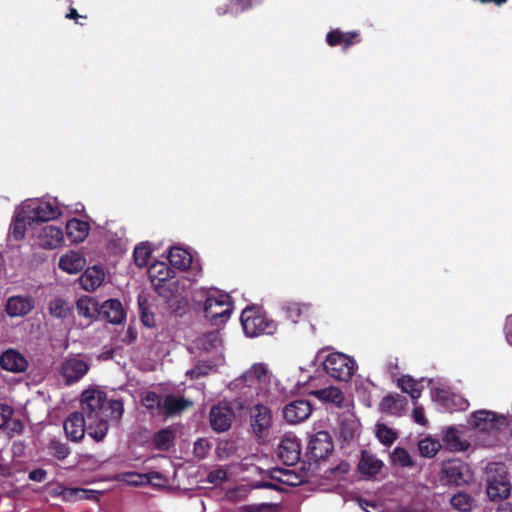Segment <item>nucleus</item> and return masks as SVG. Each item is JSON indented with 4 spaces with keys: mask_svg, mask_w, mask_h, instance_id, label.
Returning <instances> with one entry per match:
<instances>
[{
    "mask_svg": "<svg viewBox=\"0 0 512 512\" xmlns=\"http://www.w3.org/2000/svg\"><path fill=\"white\" fill-rule=\"evenodd\" d=\"M228 388L237 395L236 402L243 409L256 400L273 402L278 392V380L265 363H254L229 383Z\"/></svg>",
    "mask_w": 512,
    "mask_h": 512,
    "instance_id": "nucleus-1",
    "label": "nucleus"
},
{
    "mask_svg": "<svg viewBox=\"0 0 512 512\" xmlns=\"http://www.w3.org/2000/svg\"><path fill=\"white\" fill-rule=\"evenodd\" d=\"M106 395L102 391L89 389L82 393V414L87 421V434L96 441L104 439L108 423L104 417Z\"/></svg>",
    "mask_w": 512,
    "mask_h": 512,
    "instance_id": "nucleus-2",
    "label": "nucleus"
},
{
    "mask_svg": "<svg viewBox=\"0 0 512 512\" xmlns=\"http://www.w3.org/2000/svg\"><path fill=\"white\" fill-rule=\"evenodd\" d=\"M197 309H201L213 325L227 322L232 312L230 296L217 288H201L193 293Z\"/></svg>",
    "mask_w": 512,
    "mask_h": 512,
    "instance_id": "nucleus-3",
    "label": "nucleus"
},
{
    "mask_svg": "<svg viewBox=\"0 0 512 512\" xmlns=\"http://www.w3.org/2000/svg\"><path fill=\"white\" fill-rule=\"evenodd\" d=\"M21 217L34 222H47L62 215V208L56 199H28L22 203Z\"/></svg>",
    "mask_w": 512,
    "mask_h": 512,
    "instance_id": "nucleus-4",
    "label": "nucleus"
},
{
    "mask_svg": "<svg viewBox=\"0 0 512 512\" xmlns=\"http://www.w3.org/2000/svg\"><path fill=\"white\" fill-rule=\"evenodd\" d=\"M323 368L331 378L348 382L357 371L358 365L354 358L341 352H332L323 360Z\"/></svg>",
    "mask_w": 512,
    "mask_h": 512,
    "instance_id": "nucleus-5",
    "label": "nucleus"
},
{
    "mask_svg": "<svg viewBox=\"0 0 512 512\" xmlns=\"http://www.w3.org/2000/svg\"><path fill=\"white\" fill-rule=\"evenodd\" d=\"M240 320L244 333L249 337L273 334L276 331V323L255 307H246L241 313Z\"/></svg>",
    "mask_w": 512,
    "mask_h": 512,
    "instance_id": "nucleus-6",
    "label": "nucleus"
},
{
    "mask_svg": "<svg viewBox=\"0 0 512 512\" xmlns=\"http://www.w3.org/2000/svg\"><path fill=\"white\" fill-rule=\"evenodd\" d=\"M268 403L263 400H256L249 408L250 428L258 440L266 439L273 426L274 417Z\"/></svg>",
    "mask_w": 512,
    "mask_h": 512,
    "instance_id": "nucleus-7",
    "label": "nucleus"
},
{
    "mask_svg": "<svg viewBox=\"0 0 512 512\" xmlns=\"http://www.w3.org/2000/svg\"><path fill=\"white\" fill-rule=\"evenodd\" d=\"M487 495L491 500L506 498L510 494L511 484L507 478L504 464L490 463L486 467Z\"/></svg>",
    "mask_w": 512,
    "mask_h": 512,
    "instance_id": "nucleus-8",
    "label": "nucleus"
},
{
    "mask_svg": "<svg viewBox=\"0 0 512 512\" xmlns=\"http://www.w3.org/2000/svg\"><path fill=\"white\" fill-rule=\"evenodd\" d=\"M268 474L269 480L257 482L254 487L285 491L286 487L297 486L302 482L301 476L291 469L275 467Z\"/></svg>",
    "mask_w": 512,
    "mask_h": 512,
    "instance_id": "nucleus-9",
    "label": "nucleus"
},
{
    "mask_svg": "<svg viewBox=\"0 0 512 512\" xmlns=\"http://www.w3.org/2000/svg\"><path fill=\"white\" fill-rule=\"evenodd\" d=\"M35 243L43 249H56L64 243V232L60 226L44 225L34 231Z\"/></svg>",
    "mask_w": 512,
    "mask_h": 512,
    "instance_id": "nucleus-10",
    "label": "nucleus"
},
{
    "mask_svg": "<svg viewBox=\"0 0 512 512\" xmlns=\"http://www.w3.org/2000/svg\"><path fill=\"white\" fill-rule=\"evenodd\" d=\"M234 417L235 413L229 402H220L214 405L209 414L211 427L217 432L228 430Z\"/></svg>",
    "mask_w": 512,
    "mask_h": 512,
    "instance_id": "nucleus-11",
    "label": "nucleus"
},
{
    "mask_svg": "<svg viewBox=\"0 0 512 512\" xmlns=\"http://www.w3.org/2000/svg\"><path fill=\"white\" fill-rule=\"evenodd\" d=\"M300 443L298 438L293 434H285L277 450L278 457L288 466L296 464L300 459Z\"/></svg>",
    "mask_w": 512,
    "mask_h": 512,
    "instance_id": "nucleus-12",
    "label": "nucleus"
},
{
    "mask_svg": "<svg viewBox=\"0 0 512 512\" xmlns=\"http://www.w3.org/2000/svg\"><path fill=\"white\" fill-rule=\"evenodd\" d=\"M332 450L333 443L327 432L319 431L311 436L308 444V451L315 461L327 457Z\"/></svg>",
    "mask_w": 512,
    "mask_h": 512,
    "instance_id": "nucleus-13",
    "label": "nucleus"
},
{
    "mask_svg": "<svg viewBox=\"0 0 512 512\" xmlns=\"http://www.w3.org/2000/svg\"><path fill=\"white\" fill-rule=\"evenodd\" d=\"M311 394L321 402L331 404L337 408L349 409L352 406V401L346 398L343 391L336 386L318 389L313 391Z\"/></svg>",
    "mask_w": 512,
    "mask_h": 512,
    "instance_id": "nucleus-14",
    "label": "nucleus"
},
{
    "mask_svg": "<svg viewBox=\"0 0 512 512\" xmlns=\"http://www.w3.org/2000/svg\"><path fill=\"white\" fill-rule=\"evenodd\" d=\"M89 369V365L80 357L66 359L61 366L60 373L68 384L81 379Z\"/></svg>",
    "mask_w": 512,
    "mask_h": 512,
    "instance_id": "nucleus-15",
    "label": "nucleus"
},
{
    "mask_svg": "<svg viewBox=\"0 0 512 512\" xmlns=\"http://www.w3.org/2000/svg\"><path fill=\"white\" fill-rule=\"evenodd\" d=\"M0 365L4 370L21 373L28 367L26 357L15 349H7L0 357Z\"/></svg>",
    "mask_w": 512,
    "mask_h": 512,
    "instance_id": "nucleus-16",
    "label": "nucleus"
},
{
    "mask_svg": "<svg viewBox=\"0 0 512 512\" xmlns=\"http://www.w3.org/2000/svg\"><path fill=\"white\" fill-rule=\"evenodd\" d=\"M87 421L80 412H74L64 421V431L72 441H80L87 433Z\"/></svg>",
    "mask_w": 512,
    "mask_h": 512,
    "instance_id": "nucleus-17",
    "label": "nucleus"
},
{
    "mask_svg": "<svg viewBox=\"0 0 512 512\" xmlns=\"http://www.w3.org/2000/svg\"><path fill=\"white\" fill-rule=\"evenodd\" d=\"M312 411V407L307 400H296L287 404L284 408V417L291 424L306 420Z\"/></svg>",
    "mask_w": 512,
    "mask_h": 512,
    "instance_id": "nucleus-18",
    "label": "nucleus"
},
{
    "mask_svg": "<svg viewBox=\"0 0 512 512\" xmlns=\"http://www.w3.org/2000/svg\"><path fill=\"white\" fill-rule=\"evenodd\" d=\"M100 316L111 324H121L126 318V311L118 299H109L100 306Z\"/></svg>",
    "mask_w": 512,
    "mask_h": 512,
    "instance_id": "nucleus-19",
    "label": "nucleus"
},
{
    "mask_svg": "<svg viewBox=\"0 0 512 512\" xmlns=\"http://www.w3.org/2000/svg\"><path fill=\"white\" fill-rule=\"evenodd\" d=\"M465 466L459 460H448L442 464V480L447 484L460 485L467 480L464 477L463 471Z\"/></svg>",
    "mask_w": 512,
    "mask_h": 512,
    "instance_id": "nucleus-20",
    "label": "nucleus"
},
{
    "mask_svg": "<svg viewBox=\"0 0 512 512\" xmlns=\"http://www.w3.org/2000/svg\"><path fill=\"white\" fill-rule=\"evenodd\" d=\"M86 265L85 257L77 251L70 250L61 255L58 266L59 268L68 274L79 273Z\"/></svg>",
    "mask_w": 512,
    "mask_h": 512,
    "instance_id": "nucleus-21",
    "label": "nucleus"
},
{
    "mask_svg": "<svg viewBox=\"0 0 512 512\" xmlns=\"http://www.w3.org/2000/svg\"><path fill=\"white\" fill-rule=\"evenodd\" d=\"M445 447L452 452H463L470 447V442L464 439L461 432L455 427L447 428L442 435Z\"/></svg>",
    "mask_w": 512,
    "mask_h": 512,
    "instance_id": "nucleus-22",
    "label": "nucleus"
},
{
    "mask_svg": "<svg viewBox=\"0 0 512 512\" xmlns=\"http://www.w3.org/2000/svg\"><path fill=\"white\" fill-rule=\"evenodd\" d=\"M34 307V300L29 296H13L7 300L6 311L11 317L28 314Z\"/></svg>",
    "mask_w": 512,
    "mask_h": 512,
    "instance_id": "nucleus-23",
    "label": "nucleus"
},
{
    "mask_svg": "<svg viewBox=\"0 0 512 512\" xmlns=\"http://www.w3.org/2000/svg\"><path fill=\"white\" fill-rule=\"evenodd\" d=\"M105 279L104 270L100 266H92L80 277L81 287L86 291H94L99 288Z\"/></svg>",
    "mask_w": 512,
    "mask_h": 512,
    "instance_id": "nucleus-24",
    "label": "nucleus"
},
{
    "mask_svg": "<svg viewBox=\"0 0 512 512\" xmlns=\"http://www.w3.org/2000/svg\"><path fill=\"white\" fill-rule=\"evenodd\" d=\"M66 235L73 243L83 242L90 231V226L86 221L76 218L70 219L66 223Z\"/></svg>",
    "mask_w": 512,
    "mask_h": 512,
    "instance_id": "nucleus-25",
    "label": "nucleus"
},
{
    "mask_svg": "<svg viewBox=\"0 0 512 512\" xmlns=\"http://www.w3.org/2000/svg\"><path fill=\"white\" fill-rule=\"evenodd\" d=\"M76 309L80 317L86 318L89 321H93L100 316V306L90 296L80 297L76 302Z\"/></svg>",
    "mask_w": 512,
    "mask_h": 512,
    "instance_id": "nucleus-26",
    "label": "nucleus"
},
{
    "mask_svg": "<svg viewBox=\"0 0 512 512\" xmlns=\"http://www.w3.org/2000/svg\"><path fill=\"white\" fill-rule=\"evenodd\" d=\"M192 405V402L174 394L167 395L162 400V409L168 415L178 414Z\"/></svg>",
    "mask_w": 512,
    "mask_h": 512,
    "instance_id": "nucleus-27",
    "label": "nucleus"
},
{
    "mask_svg": "<svg viewBox=\"0 0 512 512\" xmlns=\"http://www.w3.org/2000/svg\"><path fill=\"white\" fill-rule=\"evenodd\" d=\"M195 345L200 350L217 353L222 347V338L217 331L209 332L198 337Z\"/></svg>",
    "mask_w": 512,
    "mask_h": 512,
    "instance_id": "nucleus-28",
    "label": "nucleus"
},
{
    "mask_svg": "<svg viewBox=\"0 0 512 512\" xmlns=\"http://www.w3.org/2000/svg\"><path fill=\"white\" fill-rule=\"evenodd\" d=\"M377 386L370 380H361L356 387V392L362 404L370 408L377 397Z\"/></svg>",
    "mask_w": 512,
    "mask_h": 512,
    "instance_id": "nucleus-29",
    "label": "nucleus"
},
{
    "mask_svg": "<svg viewBox=\"0 0 512 512\" xmlns=\"http://www.w3.org/2000/svg\"><path fill=\"white\" fill-rule=\"evenodd\" d=\"M168 259L172 266L183 270L188 268L192 263L191 254L187 250L180 247L171 248Z\"/></svg>",
    "mask_w": 512,
    "mask_h": 512,
    "instance_id": "nucleus-30",
    "label": "nucleus"
},
{
    "mask_svg": "<svg viewBox=\"0 0 512 512\" xmlns=\"http://www.w3.org/2000/svg\"><path fill=\"white\" fill-rule=\"evenodd\" d=\"M382 466V461L377 459L375 456L363 453L358 468L362 474L374 476L381 470Z\"/></svg>",
    "mask_w": 512,
    "mask_h": 512,
    "instance_id": "nucleus-31",
    "label": "nucleus"
},
{
    "mask_svg": "<svg viewBox=\"0 0 512 512\" xmlns=\"http://www.w3.org/2000/svg\"><path fill=\"white\" fill-rule=\"evenodd\" d=\"M406 405V400L400 395H389L383 398L381 407L390 414H400Z\"/></svg>",
    "mask_w": 512,
    "mask_h": 512,
    "instance_id": "nucleus-32",
    "label": "nucleus"
},
{
    "mask_svg": "<svg viewBox=\"0 0 512 512\" xmlns=\"http://www.w3.org/2000/svg\"><path fill=\"white\" fill-rule=\"evenodd\" d=\"M398 387L405 393H408L412 399H418L422 392L421 382L405 375L398 379Z\"/></svg>",
    "mask_w": 512,
    "mask_h": 512,
    "instance_id": "nucleus-33",
    "label": "nucleus"
},
{
    "mask_svg": "<svg viewBox=\"0 0 512 512\" xmlns=\"http://www.w3.org/2000/svg\"><path fill=\"white\" fill-rule=\"evenodd\" d=\"M148 273L152 283L155 285L156 282H164L172 276V270L163 262L152 264L148 269Z\"/></svg>",
    "mask_w": 512,
    "mask_h": 512,
    "instance_id": "nucleus-34",
    "label": "nucleus"
},
{
    "mask_svg": "<svg viewBox=\"0 0 512 512\" xmlns=\"http://www.w3.org/2000/svg\"><path fill=\"white\" fill-rule=\"evenodd\" d=\"M441 447L439 440L432 437H425L418 442V450L421 456L425 458H433Z\"/></svg>",
    "mask_w": 512,
    "mask_h": 512,
    "instance_id": "nucleus-35",
    "label": "nucleus"
},
{
    "mask_svg": "<svg viewBox=\"0 0 512 512\" xmlns=\"http://www.w3.org/2000/svg\"><path fill=\"white\" fill-rule=\"evenodd\" d=\"M174 438V430L172 428H165L154 435L153 444L159 450H168L172 446Z\"/></svg>",
    "mask_w": 512,
    "mask_h": 512,
    "instance_id": "nucleus-36",
    "label": "nucleus"
},
{
    "mask_svg": "<svg viewBox=\"0 0 512 512\" xmlns=\"http://www.w3.org/2000/svg\"><path fill=\"white\" fill-rule=\"evenodd\" d=\"M31 224L33 223L30 219L21 217L20 207L16 212L14 222L10 228V233L16 240H21L25 237L27 225Z\"/></svg>",
    "mask_w": 512,
    "mask_h": 512,
    "instance_id": "nucleus-37",
    "label": "nucleus"
},
{
    "mask_svg": "<svg viewBox=\"0 0 512 512\" xmlns=\"http://www.w3.org/2000/svg\"><path fill=\"white\" fill-rule=\"evenodd\" d=\"M443 406L449 412L463 411L469 406L468 401L458 394H451L442 397Z\"/></svg>",
    "mask_w": 512,
    "mask_h": 512,
    "instance_id": "nucleus-38",
    "label": "nucleus"
},
{
    "mask_svg": "<svg viewBox=\"0 0 512 512\" xmlns=\"http://www.w3.org/2000/svg\"><path fill=\"white\" fill-rule=\"evenodd\" d=\"M356 36V32L343 33L340 30H333L327 34L326 40L330 46L345 44V47H348L352 44V39Z\"/></svg>",
    "mask_w": 512,
    "mask_h": 512,
    "instance_id": "nucleus-39",
    "label": "nucleus"
},
{
    "mask_svg": "<svg viewBox=\"0 0 512 512\" xmlns=\"http://www.w3.org/2000/svg\"><path fill=\"white\" fill-rule=\"evenodd\" d=\"M450 503L452 507L460 512H469L474 506V499L466 493L455 494Z\"/></svg>",
    "mask_w": 512,
    "mask_h": 512,
    "instance_id": "nucleus-40",
    "label": "nucleus"
},
{
    "mask_svg": "<svg viewBox=\"0 0 512 512\" xmlns=\"http://www.w3.org/2000/svg\"><path fill=\"white\" fill-rule=\"evenodd\" d=\"M252 6L251 0H236L231 4H226L224 6H220L217 9L219 15H238L239 13L245 11L246 9Z\"/></svg>",
    "mask_w": 512,
    "mask_h": 512,
    "instance_id": "nucleus-41",
    "label": "nucleus"
},
{
    "mask_svg": "<svg viewBox=\"0 0 512 512\" xmlns=\"http://www.w3.org/2000/svg\"><path fill=\"white\" fill-rule=\"evenodd\" d=\"M161 475L157 472H151L148 474H138V473H127L124 475V481L133 486L143 485L145 483H150L154 479H160Z\"/></svg>",
    "mask_w": 512,
    "mask_h": 512,
    "instance_id": "nucleus-42",
    "label": "nucleus"
},
{
    "mask_svg": "<svg viewBox=\"0 0 512 512\" xmlns=\"http://www.w3.org/2000/svg\"><path fill=\"white\" fill-rule=\"evenodd\" d=\"M48 309L50 314L56 318H66L71 312L70 305L61 298L51 300Z\"/></svg>",
    "mask_w": 512,
    "mask_h": 512,
    "instance_id": "nucleus-43",
    "label": "nucleus"
},
{
    "mask_svg": "<svg viewBox=\"0 0 512 512\" xmlns=\"http://www.w3.org/2000/svg\"><path fill=\"white\" fill-rule=\"evenodd\" d=\"M391 461L394 465L401 467H412L414 466V460L409 452L401 447H396L391 454Z\"/></svg>",
    "mask_w": 512,
    "mask_h": 512,
    "instance_id": "nucleus-44",
    "label": "nucleus"
},
{
    "mask_svg": "<svg viewBox=\"0 0 512 512\" xmlns=\"http://www.w3.org/2000/svg\"><path fill=\"white\" fill-rule=\"evenodd\" d=\"M308 308V305L297 302H286L283 305L284 312L293 322H297L298 318L302 315L303 312L307 311Z\"/></svg>",
    "mask_w": 512,
    "mask_h": 512,
    "instance_id": "nucleus-45",
    "label": "nucleus"
},
{
    "mask_svg": "<svg viewBox=\"0 0 512 512\" xmlns=\"http://www.w3.org/2000/svg\"><path fill=\"white\" fill-rule=\"evenodd\" d=\"M151 249L148 244L141 243L134 249V260L138 267H145L150 259Z\"/></svg>",
    "mask_w": 512,
    "mask_h": 512,
    "instance_id": "nucleus-46",
    "label": "nucleus"
},
{
    "mask_svg": "<svg viewBox=\"0 0 512 512\" xmlns=\"http://www.w3.org/2000/svg\"><path fill=\"white\" fill-rule=\"evenodd\" d=\"M227 469L217 467L212 469L207 475V481L213 485H220L227 479Z\"/></svg>",
    "mask_w": 512,
    "mask_h": 512,
    "instance_id": "nucleus-47",
    "label": "nucleus"
},
{
    "mask_svg": "<svg viewBox=\"0 0 512 512\" xmlns=\"http://www.w3.org/2000/svg\"><path fill=\"white\" fill-rule=\"evenodd\" d=\"M377 437L385 445H391L396 439L395 433L385 425L377 426Z\"/></svg>",
    "mask_w": 512,
    "mask_h": 512,
    "instance_id": "nucleus-48",
    "label": "nucleus"
},
{
    "mask_svg": "<svg viewBox=\"0 0 512 512\" xmlns=\"http://www.w3.org/2000/svg\"><path fill=\"white\" fill-rule=\"evenodd\" d=\"M142 403L147 409L150 410L160 407L162 408V401L160 400L159 396L152 391L144 393L142 397Z\"/></svg>",
    "mask_w": 512,
    "mask_h": 512,
    "instance_id": "nucleus-49",
    "label": "nucleus"
},
{
    "mask_svg": "<svg viewBox=\"0 0 512 512\" xmlns=\"http://www.w3.org/2000/svg\"><path fill=\"white\" fill-rule=\"evenodd\" d=\"M214 366L206 363H198L194 368L188 370L186 375L191 379H198L213 370Z\"/></svg>",
    "mask_w": 512,
    "mask_h": 512,
    "instance_id": "nucleus-50",
    "label": "nucleus"
},
{
    "mask_svg": "<svg viewBox=\"0 0 512 512\" xmlns=\"http://www.w3.org/2000/svg\"><path fill=\"white\" fill-rule=\"evenodd\" d=\"M209 450H210V444L207 439L201 438V439H198L194 443L193 453H194V456L198 459L205 458L206 455L208 454Z\"/></svg>",
    "mask_w": 512,
    "mask_h": 512,
    "instance_id": "nucleus-51",
    "label": "nucleus"
},
{
    "mask_svg": "<svg viewBox=\"0 0 512 512\" xmlns=\"http://www.w3.org/2000/svg\"><path fill=\"white\" fill-rule=\"evenodd\" d=\"M358 505L365 512H382L384 510L383 504L378 501H372L367 499L359 498L357 500Z\"/></svg>",
    "mask_w": 512,
    "mask_h": 512,
    "instance_id": "nucleus-52",
    "label": "nucleus"
},
{
    "mask_svg": "<svg viewBox=\"0 0 512 512\" xmlns=\"http://www.w3.org/2000/svg\"><path fill=\"white\" fill-rule=\"evenodd\" d=\"M108 409L110 410V417L118 420L124 412L123 402L121 400H111L108 403Z\"/></svg>",
    "mask_w": 512,
    "mask_h": 512,
    "instance_id": "nucleus-53",
    "label": "nucleus"
},
{
    "mask_svg": "<svg viewBox=\"0 0 512 512\" xmlns=\"http://www.w3.org/2000/svg\"><path fill=\"white\" fill-rule=\"evenodd\" d=\"M91 491L85 489H75V488H64L62 491V496L64 499H72L74 497L77 498H88V494Z\"/></svg>",
    "mask_w": 512,
    "mask_h": 512,
    "instance_id": "nucleus-54",
    "label": "nucleus"
},
{
    "mask_svg": "<svg viewBox=\"0 0 512 512\" xmlns=\"http://www.w3.org/2000/svg\"><path fill=\"white\" fill-rule=\"evenodd\" d=\"M51 451L55 457L61 460L65 459L70 453L69 448L65 444L59 442H53L51 444Z\"/></svg>",
    "mask_w": 512,
    "mask_h": 512,
    "instance_id": "nucleus-55",
    "label": "nucleus"
},
{
    "mask_svg": "<svg viewBox=\"0 0 512 512\" xmlns=\"http://www.w3.org/2000/svg\"><path fill=\"white\" fill-rule=\"evenodd\" d=\"M233 451V445L229 442H220L216 448V454L219 459L228 458Z\"/></svg>",
    "mask_w": 512,
    "mask_h": 512,
    "instance_id": "nucleus-56",
    "label": "nucleus"
},
{
    "mask_svg": "<svg viewBox=\"0 0 512 512\" xmlns=\"http://www.w3.org/2000/svg\"><path fill=\"white\" fill-rule=\"evenodd\" d=\"M12 415V407L7 404L0 403V428L5 426V424L11 419Z\"/></svg>",
    "mask_w": 512,
    "mask_h": 512,
    "instance_id": "nucleus-57",
    "label": "nucleus"
},
{
    "mask_svg": "<svg viewBox=\"0 0 512 512\" xmlns=\"http://www.w3.org/2000/svg\"><path fill=\"white\" fill-rule=\"evenodd\" d=\"M412 417L416 423H418L422 426H425L427 424V419L425 418V415H424V409L420 406H416L413 409Z\"/></svg>",
    "mask_w": 512,
    "mask_h": 512,
    "instance_id": "nucleus-58",
    "label": "nucleus"
},
{
    "mask_svg": "<svg viewBox=\"0 0 512 512\" xmlns=\"http://www.w3.org/2000/svg\"><path fill=\"white\" fill-rule=\"evenodd\" d=\"M46 471L43 469H36L29 473V478L36 482H42L45 480Z\"/></svg>",
    "mask_w": 512,
    "mask_h": 512,
    "instance_id": "nucleus-59",
    "label": "nucleus"
},
{
    "mask_svg": "<svg viewBox=\"0 0 512 512\" xmlns=\"http://www.w3.org/2000/svg\"><path fill=\"white\" fill-rule=\"evenodd\" d=\"M505 334L508 343L512 346V315H509L506 319Z\"/></svg>",
    "mask_w": 512,
    "mask_h": 512,
    "instance_id": "nucleus-60",
    "label": "nucleus"
},
{
    "mask_svg": "<svg viewBox=\"0 0 512 512\" xmlns=\"http://www.w3.org/2000/svg\"><path fill=\"white\" fill-rule=\"evenodd\" d=\"M349 469L350 466L347 462H341L337 467V471L342 474L347 473Z\"/></svg>",
    "mask_w": 512,
    "mask_h": 512,
    "instance_id": "nucleus-61",
    "label": "nucleus"
},
{
    "mask_svg": "<svg viewBox=\"0 0 512 512\" xmlns=\"http://www.w3.org/2000/svg\"><path fill=\"white\" fill-rule=\"evenodd\" d=\"M496 512H512V507L509 504L501 505Z\"/></svg>",
    "mask_w": 512,
    "mask_h": 512,
    "instance_id": "nucleus-62",
    "label": "nucleus"
},
{
    "mask_svg": "<svg viewBox=\"0 0 512 512\" xmlns=\"http://www.w3.org/2000/svg\"><path fill=\"white\" fill-rule=\"evenodd\" d=\"M482 3H488V2H493L497 5H501L503 3L506 2V0H480Z\"/></svg>",
    "mask_w": 512,
    "mask_h": 512,
    "instance_id": "nucleus-63",
    "label": "nucleus"
},
{
    "mask_svg": "<svg viewBox=\"0 0 512 512\" xmlns=\"http://www.w3.org/2000/svg\"><path fill=\"white\" fill-rule=\"evenodd\" d=\"M76 17H78V13L75 9H71L70 13L67 14V18H76Z\"/></svg>",
    "mask_w": 512,
    "mask_h": 512,
    "instance_id": "nucleus-64",
    "label": "nucleus"
}]
</instances>
